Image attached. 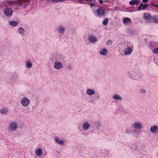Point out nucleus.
<instances>
[{"instance_id":"obj_16","label":"nucleus","mask_w":158,"mask_h":158,"mask_svg":"<svg viewBox=\"0 0 158 158\" xmlns=\"http://www.w3.org/2000/svg\"><path fill=\"white\" fill-rule=\"evenodd\" d=\"M89 41L91 42H96L97 41L96 37L94 35H91L89 37Z\"/></svg>"},{"instance_id":"obj_26","label":"nucleus","mask_w":158,"mask_h":158,"mask_svg":"<svg viewBox=\"0 0 158 158\" xmlns=\"http://www.w3.org/2000/svg\"><path fill=\"white\" fill-rule=\"evenodd\" d=\"M108 22V19L107 18H106L103 20L102 23L103 25H106L107 24Z\"/></svg>"},{"instance_id":"obj_27","label":"nucleus","mask_w":158,"mask_h":158,"mask_svg":"<svg viewBox=\"0 0 158 158\" xmlns=\"http://www.w3.org/2000/svg\"><path fill=\"white\" fill-rule=\"evenodd\" d=\"M146 90L143 89H141L140 91V93H141L143 94H145L146 93Z\"/></svg>"},{"instance_id":"obj_5","label":"nucleus","mask_w":158,"mask_h":158,"mask_svg":"<svg viewBox=\"0 0 158 158\" xmlns=\"http://www.w3.org/2000/svg\"><path fill=\"white\" fill-rule=\"evenodd\" d=\"M54 67L56 69H60L63 67L62 64L60 62L56 61L54 64Z\"/></svg>"},{"instance_id":"obj_21","label":"nucleus","mask_w":158,"mask_h":158,"mask_svg":"<svg viewBox=\"0 0 158 158\" xmlns=\"http://www.w3.org/2000/svg\"><path fill=\"white\" fill-rule=\"evenodd\" d=\"M151 22H154L156 23H158V18L156 16L155 17H152Z\"/></svg>"},{"instance_id":"obj_19","label":"nucleus","mask_w":158,"mask_h":158,"mask_svg":"<svg viewBox=\"0 0 158 158\" xmlns=\"http://www.w3.org/2000/svg\"><path fill=\"white\" fill-rule=\"evenodd\" d=\"M108 52V51L105 48H103L102 50L100 52V53L101 55L106 56V55Z\"/></svg>"},{"instance_id":"obj_32","label":"nucleus","mask_w":158,"mask_h":158,"mask_svg":"<svg viewBox=\"0 0 158 158\" xmlns=\"http://www.w3.org/2000/svg\"><path fill=\"white\" fill-rule=\"evenodd\" d=\"M99 2L101 3H102L103 2V1L102 0H99Z\"/></svg>"},{"instance_id":"obj_14","label":"nucleus","mask_w":158,"mask_h":158,"mask_svg":"<svg viewBox=\"0 0 158 158\" xmlns=\"http://www.w3.org/2000/svg\"><path fill=\"white\" fill-rule=\"evenodd\" d=\"M96 12L98 15L101 16L103 15L104 14L105 11L102 9H98L97 10Z\"/></svg>"},{"instance_id":"obj_30","label":"nucleus","mask_w":158,"mask_h":158,"mask_svg":"<svg viewBox=\"0 0 158 158\" xmlns=\"http://www.w3.org/2000/svg\"><path fill=\"white\" fill-rule=\"evenodd\" d=\"M148 0H143L142 2H148Z\"/></svg>"},{"instance_id":"obj_10","label":"nucleus","mask_w":158,"mask_h":158,"mask_svg":"<svg viewBox=\"0 0 158 158\" xmlns=\"http://www.w3.org/2000/svg\"><path fill=\"white\" fill-rule=\"evenodd\" d=\"M148 6V4L145 3L143 4V3L140 4L139 6L138 7L139 10H142L146 9Z\"/></svg>"},{"instance_id":"obj_15","label":"nucleus","mask_w":158,"mask_h":158,"mask_svg":"<svg viewBox=\"0 0 158 158\" xmlns=\"http://www.w3.org/2000/svg\"><path fill=\"white\" fill-rule=\"evenodd\" d=\"M55 141L58 144L60 145H63L64 144V141L57 137H56L55 139Z\"/></svg>"},{"instance_id":"obj_31","label":"nucleus","mask_w":158,"mask_h":158,"mask_svg":"<svg viewBox=\"0 0 158 158\" xmlns=\"http://www.w3.org/2000/svg\"><path fill=\"white\" fill-rule=\"evenodd\" d=\"M153 6L156 7L158 8V5L154 4Z\"/></svg>"},{"instance_id":"obj_11","label":"nucleus","mask_w":158,"mask_h":158,"mask_svg":"<svg viewBox=\"0 0 158 158\" xmlns=\"http://www.w3.org/2000/svg\"><path fill=\"white\" fill-rule=\"evenodd\" d=\"M123 22L124 24L127 25L131 23V21L130 19L127 17L124 18L123 20Z\"/></svg>"},{"instance_id":"obj_4","label":"nucleus","mask_w":158,"mask_h":158,"mask_svg":"<svg viewBox=\"0 0 158 158\" xmlns=\"http://www.w3.org/2000/svg\"><path fill=\"white\" fill-rule=\"evenodd\" d=\"M4 13L7 16H11L13 13L12 10L10 8L7 7L4 10Z\"/></svg>"},{"instance_id":"obj_28","label":"nucleus","mask_w":158,"mask_h":158,"mask_svg":"<svg viewBox=\"0 0 158 158\" xmlns=\"http://www.w3.org/2000/svg\"><path fill=\"white\" fill-rule=\"evenodd\" d=\"M52 1L54 2H57L61 1H64L65 0H51Z\"/></svg>"},{"instance_id":"obj_17","label":"nucleus","mask_w":158,"mask_h":158,"mask_svg":"<svg viewBox=\"0 0 158 158\" xmlns=\"http://www.w3.org/2000/svg\"><path fill=\"white\" fill-rule=\"evenodd\" d=\"M86 93L88 95H92L94 94L95 91L93 89H88L86 91Z\"/></svg>"},{"instance_id":"obj_6","label":"nucleus","mask_w":158,"mask_h":158,"mask_svg":"<svg viewBox=\"0 0 158 158\" xmlns=\"http://www.w3.org/2000/svg\"><path fill=\"white\" fill-rule=\"evenodd\" d=\"M152 17L149 13H144L143 18L147 23H150Z\"/></svg>"},{"instance_id":"obj_18","label":"nucleus","mask_w":158,"mask_h":158,"mask_svg":"<svg viewBox=\"0 0 158 158\" xmlns=\"http://www.w3.org/2000/svg\"><path fill=\"white\" fill-rule=\"evenodd\" d=\"M32 63L30 60L27 61L26 62V66L28 69H30L32 68Z\"/></svg>"},{"instance_id":"obj_13","label":"nucleus","mask_w":158,"mask_h":158,"mask_svg":"<svg viewBox=\"0 0 158 158\" xmlns=\"http://www.w3.org/2000/svg\"><path fill=\"white\" fill-rule=\"evenodd\" d=\"M43 151L41 148H39L35 151V153L37 156H41L42 154Z\"/></svg>"},{"instance_id":"obj_33","label":"nucleus","mask_w":158,"mask_h":158,"mask_svg":"<svg viewBox=\"0 0 158 158\" xmlns=\"http://www.w3.org/2000/svg\"><path fill=\"white\" fill-rule=\"evenodd\" d=\"M92 5H93V4H94L92 3Z\"/></svg>"},{"instance_id":"obj_8","label":"nucleus","mask_w":158,"mask_h":158,"mask_svg":"<svg viewBox=\"0 0 158 158\" xmlns=\"http://www.w3.org/2000/svg\"><path fill=\"white\" fill-rule=\"evenodd\" d=\"M133 50V49L131 48L130 47H127L124 49V52L126 55H128L131 53Z\"/></svg>"},{"instance_id":"obj_2","label":"nucleus","mask_w":158,"mask_h":158,"mask_svg":"<svg viewBox=\"0 0 158 158\" xmlns=\"http://www.w3.org/2000/svg\"><path fill=\"white\" fill-rule=\"evenodd\" d=\"M30 100L26 97H23L21 99V104L24 107H27L30 105Z\"/></svg>"},{"instance_id":"obj_1","label":"nucleus","mask_w":158,"mask_h":158,"mask_svg":"<svg viewBox=\"0 0 158 158\" xmlns=\"http://www.w3.org/2000/svg\"><path fill=\"white\" fill-rule=\"evenodd\" d=\"M19 127L17 122H13L9 124V129L11 131H16Z\"/></svg>"},{"instance_id":"obj_24","label":"nucleus","mask_w":158,"mask_h":158,"mask_svg":"<svg viewBox=\"0 0 158 158\" xmlns=\"http://www.w3.org/2000/svg\"><path fill=\"white\" fill-rule=\"evenodd\" d=\"M18 31L20 34H23L25 33V31L22 27H19L18 29Z\"/></svg>"},{"instance_id":"obj_25","label":"nucleus","mask_w":158,"mask_h":158,"mask_svg":"<svg viewBox=\"0 0 158 158\" xmlns=\"http://www.w3.org/2000/svg\"><path fill=\"white\" fill-rule=\"evenodd\" d=\"M65 29L62 27H60L59 28V31L60 33L62 34L64 33Z\"/></svg>"},{"instance_id":"obj_7","label":"nucleus","mask_w":158,"mask_h":158,"mask_svg":"<svg viewBox=\"0 0 158 158\" xmlns=\"http://www.w3.org/2000/svg\"><path fill=\"white\" fill-rule=\"evenodd\" d=\"M9 113V109L6 107H3L0 109V113L2 114H7Z\"/></svg>"},{"instance_id":"obj_34","label":"nucleus","mask_w":158,"mask_h":158,"mask_svg":"<svg viewBox=\"0 0 158 158\" xmlns=\"http://www.w3.org/2000/svg\"><path fill=\"white\" fill-rule=\"evenodd\" d=\"M92 5H93V4H94L92 3Z\"/></svg>"},{"instance_id":"obj_12","label":"nucleus","mask_w":158,"mask_h":158,"mask_svg":"<svg viewBox=\"0 0 158 158\" xmlns=\"http://www.w3.org/2000/svg\"><path fill=\"white\" fill-rule=\"evenodd\" d=\"M158 127L156 125H154L153 127H151L150 128V131L152 133L155 134L158 130Z\"/></svg>"},{"instance_id":"obj_20","label":"nucleus","mask_w":158,"mask_h":158,"mask_svg":"<svg viewBox=\"0 0 158 158\" xmlns=\"http://www.w3.org/2000/svg\"><path fill=\"white\" fill-rule=\"evenodd\" d=\"M112 97L114 99L116 100H121L122 99V97L118 94L114 95Z\"/></svg>"},{"instance_id":"obj_29","label":"nucleus","mask_w":158,"mask_h":158,"mask_svg":"<svg viewBox=\"0 0 158 158\" xmlns=\"http://www.w3.org/2000/svg\"><path fill=\"white\" fill-rule=\"evenodd\" d=\"M112 44V42L110 40H108L106 42V44L107 45H110Z\"/></svg>"},{"instance_id":"obj_3","label":"nucleus","mask_w":158,"mask_h":158,"mask_svg":"<svg viewBox=\"0 0 158 158\" xmlns=\"http://www.w3.org/2000/svg\"><path fill=\"white\" fill-rule=\"evenodd\" d=\"M133 128L137 130H140L142 128V125L140 122L136 121L132 124Z\"/></svg>"},{"instance_id":"obj_9","label":"nucleus","mask_w":158,"mask_h":158,"mask_svg":"<svg viewBox=\"0 0 158 158\" xmlns=\"http://www.w3.org/2000/svg\"><path fill=\"white\" fill-rule=\"evenodd\" d=\"M82 126L83 129L85 131H86L89 129L90 125L88 122H85L83 123Z\"/></svg>"},{"instance_id":"obj_22","label":"nucleus","mask_w":158,"mask_h":158,"mask_svg":"<svg viewBox=\"0 0 158 158\" xmlns=\"http://www.w3.org/2000/svg\"><path fill=\"white\" fill-rule=\"evenodd\" d=\"M139 3V1L138 0H132L129 2V4L132 5L135 4L137 5Z\"/></svg>"},{"instance_id":"obj_23","label":"nucleus","mask_w":158,"mask_h":158,"mask_svg":"<svg viewBox=\"0 0 158 158\" xmlns=\"http://www.w3.org/2000/svg\"><path fill=\"white\" fill-rule=\"evenodd\" d=\"M9 23L11 26L13 27L16 26L18 23L17 22L15 21H10Z\"/></svg>"},{"instance_id":"obj_35","label":"nucleus","mask_w":158,"mask_h":158,"mask_svg":"<svg viewBox=\"0 0 158 158\" xmlns=\"http://www.w3.org/2000/svg\"><path fill=\"white\" fill-rule=\"evenodd\" d=\"M78 1H79V0H78Z\"/></svg>"}]
</instances>
